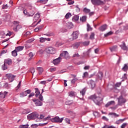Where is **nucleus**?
Wrapping results in <instances>:
<instances>
[{"label": "nucleus", "instance_id": "obj_26", "mask_svg": "<svg viewBox=\"0 0 128 128\" xmlns=\"http://www.w3.org/2000/svg\"><path fill=\"white\" fill-rule=\"evenodd\" d=\"M90 86L92 88H96V82L94 80L90 81Z\"/></svg>", "mask_w": 128, "mask_h": 128}, {"label": "nucleus", "instance_id": "obj_47", "mask_svg": "<svg viewBox=\"0 0 128 128\" xmlns=\"http://www.w3.org/2000/svg\"><path fill=\"white\" fill-rule=\"evenodd\" d=\"M128 126V123H123L121 126V128H126Z\"/></svg>", "mask_w": 128, "mask_h": 128}, {"label": "nucleus", "instance_id": "obj_30", "mask_svg": "<svg viewBox=\"0 0 128 128\" xmlns=\"http://www.w3.org/2000/svg\"><path fill=\"white\" fill-rule=\"evenodd\" d=\"M37 70L39 72V74H42V72H44V69L42 68H37Z\"/></svg>", "mask_w": 128, "mask_h": 128}, {"label": "nucleus", "instance_id": "obj_31", "mask_svg": "<svg viewBox=\"0 0 128 128\" xmlns=\"http://www.w3.org/2000/svg\"><path fill=\"white\" fill-rule=\"evenodd\" d=\"M104 2L100 0H96V4L98 6H100L101 4H104Z\"/></svg>", "mask_w": 128, "mask_h": 128}, {"label": "nucleus", "instance_id": "obj_2", "mask_svg": "<svg viewBox=\"0 0 128 128\" xmlns=\"http://www.w3.org/2000/svg\"><path fill=\"white\" fill-rule=\"evenodd\" d=\"M64 120V118H60L58 116H56L54 118H52L50 119V120L52 122H62V120Z\"/></svg>", "mask_w": 128, "mask_h": 128}, {"label": "nucleus", "instance_id": "obj_62", "mask_svg": "<svg viewBox=\"0 0 128 128\" xmlns=\"http://www.w3.org/2000/svg\"><path fill=\"white\" fill-rule=\"evenodd\" d=\"M42 28H44V25H40L38 27V28L39 29V30H42Z\"/></svg>", "mask_w": 128, "mask_h": 128}, {"label": "nucleus", "instance_id": "obj_24", "mask_svg": "<svg viewBox=\"0 0 128 128\" xmlns=\"http://www.w3.org/2000/svg\"><path fill=\"white\" fill-rule=\"evenodd\" d=\"M114 34L113 32L110 31L104 34V38H108V36H112Z\"/></svg>", "mask_w": 128, "mask_h": 128}, {"label": "nucleus", "instance_id": "obj_10", "mask_svg": "<svg viewBox=\"0 0 128 128\" xmlns=\"http://www.w3.org/2000/svg\"><path fill=\"white\" fill-rule=\"evenodd\" d=\"M102 76H104V74L102 72L100 71L97 74V78L100 80V82H102Z\"/></svg>", "mask_w": 128, "mask_h": 128}, {"label": "nucleus", "instance_id": "obj_35", "mask_svg": "<svg viewBox=\"0 0 128 128\" xmlns=\"http://www.w3.org/2000/svg\"><path fill=\"white\" fill-rule=\"evenodd\" d=\"M40 13H37L34 16V20H36L38 18H40Z\"/></svg>", "mask_w": 128, "mask_h": 128}, {"label": "nucleus", "instance_id": "obj_43", "mask_svg": "<svg viewBox=\"0 0 128 128\" xmlns=\"http://www.w3.org/2000/svg\"><path fill=\"white\" fill-rule=\"evenodd\" d=\"M88 72H85L84 74V76H82L83 78H88Z\"/></svg>", "mask_w": 128, "mask_h": 128}, {"label": "nucleus", "instance_id": "obj_50", "mask_svg": "<svg viewBox=\"0 0 128 128\" xmlns=\"http://www.w3.org/2000/svg\"><path fill=\"white\" fill-rule=\"evenodd\" d=\"M76 80H78V78H74L73 80H71V82H72V84H74L76 83Z\"/></svg>", "mask_w": 128, "mask_h": 128}, {"label": "nucleus", "instance_id": "obj_25", "mask_svg": "<svg viewBox=\"0 0 128 128\" xmlns=\"http://www.w3.org/2000/svg\"><path fill=\"white\" fill-rule=\"evenodd\" d=\"M122 70H123L124 72H127L128 70V64H124V66L122 68Z\"/></svg>", "mask_w": 128, "mask_h": 128}, {"label": "nucleus", "instance_id": "obj_59", "mask_svg": "<svg viewBox=\"0 0 128 128\" xmlns=\"http://www.w3.org/2000/svg\"><path fill=\"white\" fill-rule=\"evenodd\" d=\"M98 94H100V92H102V89H100V88H98Z\"/></svg>", "mask_w": 128, "mask_h": 128}, {"label": "nucleus", "instance_id": "obj_38", "mask_svg": "<svg viewBox=\"0 0 128 128\" xmlns=\"http://www.w3.org/2000/svg\"><path fill=\"white\" fill-rule=\"evenodd\" d=\"M48 0H40V4H46L48 2Z\"/></svg>", "mask_w": 128, "mask_h": 128}, {"label": "nucleus", "instance_id": "obj_1", "mask_svg": "<svg viewBox=\"0 0 128 128\" xmlns=\"http://www.w3.org/2000/svg\"><path fill=\"white\" fill-rule=\"evenodd\" d=\"M37 118H38V114L36 112H32L27 116L28 120H36Z\"/></svg>", "mask_w": 128, "mask_h": 128}, {"label": "nucleus", "instance_id": "obj_22", "mask_svg": "<svg viewBox=\"0 0 128 128\" xmlns=\"http://www.w3.org/2000/svg\"><path fill=\"white\" fill-rule=\"evenodd\" d=\"M117 48H118V46H114L110 48V50L112 52H116V50Z\"/></svg>", "mask_w": 128, "mask_h": 128}, {"label": "nucleus", "instance_id": "obj_19", "mask_svg": "<svg viewBox=\"0 0 128 128\" xmlns=\"http://www.w3.org/2000/svg\"><path fill=\"white\" fill-rule=\"evenodd\" d=\"M24 14L27 16H32L34 14V12H32V13L31 14H28L26 10H24Z\"/></svg>", "mask_w": 128, "mask_h": 128}, {"label": "nucleus", "instance_id": "obj_23", "mask_svg": "<svg viewBox=\"0 0 128 128\" xmlns=\"http://www.w3.org/2000/svg\"><path fill=\"white\" fill-rule=\"evenodd\" d=\"M34 90H36L35 92L36 94V96L38 97V95L40 94V90L38 88H35Z\"/></svg>", "mask_w": 128, "mask_h": 128}, {"label": "nucleus", "instance_id": "obj_51", "mask_svg": "<svg viewBox=\"0 0 128 128\" xmlns=\"http://www.w3.org/2000/svg\"><path fill=\"white\" fill-rule=\"evenodd\" d=\"M38 99L40 100L41 102H42V100H44V98L42 97V94H40Z\"/></svg>", "mask_w": 128, "mask_h": 128}, {"label": "nucleus", "instance_id": "obj_15", "mask_svg": "<svg viewBox=\"0 0 128 128\" xmlns=\"http://www.w3.org/2000/svg\"><path fill=\"white\" fill-rule=\"evenodd\" d=\"M102 104V97H97V106H100Z\"/></svg>", "mask_w": 128, "mask_h": 128}, {"label": "nucleus", "instance_id": "obj_32", "mask_svg": "<svg viewBox=\"0 0 128 128\" xmlns=\"http://www.w3.org/2000/svg\"><path fill=\"white\" fill-rule=\"evenodd\" d=\"M86 88H84L82 90L80 91V94H82V96L86 94Z\"/></svg>", "mask_w": 128, "mask_h": 128}, {"label": "nucleus", "instance_id": "obj_20", "mask_svg": "<svg viewBox=\"0 0 128 128\" xmlns=\"http://www.w3.org/2000/svg\"><path fill=\"white\" fill-rule=\"evenodd\" d=\"M15 50L17 51V52H22V50H24V46H17Z\"/></svg>", "mask_w": 128, "mask_h": 128}, {"label": "nucleus", "instance_id": "obj_61", "mask_svg": "<svg viewBox=\"0 0 128 128\" xmlns=\"http://www.w3.org/2000/svg\"><path fill=\"white\" fill-rule=\"evenodd\" d=\"M34 96V92H32L28 96V98H32V96Z\"/></svg>", "mask_w": 128, "mask_h": 128}, {"label": "nucleus", "instance_id": "obj_12", "mask_svg": "<svg viewBox=\"0 0 128 128\" xmlns=\"http://www.w3.org/2000/svg\"><path fill=\"white\" fill-rule=\"evenodd\" d=\"M60 60H62V58L58 57V58L53 60V64L55 66H56V64H60Z\"/></svg>", "mask_w": 128, "mask_h": 128}, {"label": "nucleus", "instance_id": "obj_36", "mask_svg": "<svg viewBox=\"0 0 128 128\" xmlns=\"http://www.w3.org/2000/svg\"><path fill=\"white\" fill-rule=\"evenodd\" d=\"M80 20L82 22H86V16H82V18H80Z\"/></svg>", "mask_w": 128, "mask_h": 128}, {"label": "nucleus", "instance_id": "obj_49", "mask_svg": "<svg viewBox=\"0 0 128 128\" xmlns=\"http://www.w3.org/2000/svg\"><path fill=\"white\" fill-rule=\"evenodd\" d=\"M56 68H50V72H56Z\"/></svg>", "mask_w": 128, "mask_h": 128}, {"label": "nucleus", "instance_id": "obj_5", "mask_svg": "<svg viewBox=\"0 0 128 128\" xmlns=\"http://www.w3.org/2000/svg\"><path fill=\"white\" fill-rule=\"evenodd\" d=\"M32 102H34L36 106H42V103L38 99H32Z\"/></svg>", "mask_w": 128, "mask_h": 128}, {"label": "nucleus", "instance_id": "obj_8", "mask_svg": "<svg viewBox=\"0 0 128 128\" xmlns=\"http://www.w3.org/2000/svg\"><path fill=\"white\" fill-rule=\"evenodd\" d=\"M119 106H122V104L126 102V100L122 98V96H120L118 98Z\"/></svg>", "mask_w": 128, "mask_h": 128}, {"label": "nucleus", "instance_id": "obj_64", "mask_svg": "<svg viewBox=\"0 0 128 128\" xmlns=\"http://www.w3.org/2000/svg\"><path fill=\"white\" fill-rule=\"evenodd\" d=\"M90 66H85L84 68V70H90Z\"/></svg>", "mask_w": 128, "mask_h": 128}, {"label": "nucleus", "instance_id": "obj_13", "mask_svg": "<svg viewBox=\"0 0 128 128\" xmlns=\"http://www.w3.org/2000/svg\"><path fill=\"white\" fill-rule=\"evenodd\" d=\"M88 98L93 100L95 104H96V94L89 96Z\"/></svg>", "mask_w": 128, "mask_h": 128}, {"label": "nucleus", "instance_id": "obj_60", "mask_svg": "<svg viewBox=\"0 0 128 128\" xmlns=\"http://www.w3.org/2000/svg\"><path fill=\"white\" fill-rule=\"evenodd\" d=\"M65 120L66 122H68V124H70V119L66 118H65Z\"/></svg>", "mask_w": 128, "mask_h": 128}, {"label": "nucleus", "instance_id": "obj_56", "mask_svg": "<svg viewBox=\"0 0 128 128\" xmlns=\"http://www.w3.org/2000/svg\"><path fill=\"white\" fill-rule=\"evenodd\" d=\"M102 118V120H106V122H108V118L105 116H103Z\"/></svg>", "mask_w": 128, "mask_h": 128}, {"label": "nucleus", "instance_id": "obj_11", "mask_svg": "<svg viewBox=\"0 0 128 128\" xmlns=\"http://www.w3.org/2000/svg\"><path fill=\"white\" fill-rule=\"evenodd\" d=\"M8 94V92H0V98L2 100L3 98H6V94Z\"/></svg>", "mask_w": 128, "mask_h": 128}, {"label": "nucleus", "instance_id": "obj_53", "mask_svg": "<svg viewBox=\"0 0 128 128\" xmlns=\"http://www.w3.org/2000/svg\"><path fill=\"white\" fill-rule=\"evenodd\" d=\"M76 12H80V8H78V6H76Z\"/></svg>", "mask_w": 128, "mask_h": 128}, {"label": "nucleus", "instance_id": "obj_4", "mask_svg": "<svg viewBox=\"0 0 128 128\" xmlns=\"http://www.w3.org/2000/svg\"><path fill=\"white\" fill-rule=\"evenodd\" d=\"M6 76L8 78V80H10V82H12L14 80V78H16V76H14L12 74H6Z\"/></svg>", "mask_w": 128, "mask_h": 128}, {"label": "nucleus", "instance_id": "obj_14", "mask_svg": "<svg viewBox=\"0 0 128 128\" xmlns=\"http://www.w3.org/2000/svg\"><path fill=\"white\" fill-rule=\"evenodd\" d=\"M120 47L124 50H128V46H126V43L124 42H122V44L120 45Z\"/></svg>", "mask_w": 128, "mask_h": 128}, {"label": "nucleus", "instance_id": "obj_55", "mask_svg": "<svg viewBox=\"0 0 128 128\" xmlns=\"http://www.w3.org/2000/svg\"><path fill=\"white\" fill-rule=\"evenodd\" d=\"M122 84V82H118L116 84V88H120Z\"/></svg>", "mask_w": 128, "mask_h": 128}, {"label": "nucleus", "instance_id": "obj_3", "mask_svg": "<svg viewBox=\"0 0 128 128\" xmlns=\"http://www.w3.org/2000/svg\"><path fill=\"white\" fill-rule=\"evenodd\" d=\"M46 51L48 54H54L56 52V48H54V47H48L46 49Z\"/></svg>", "mask_w": 128, "mask_h": 128}, {"label": "nucleus", "instance_id": "obj_28", "mask_svg": "<svg viewBox=\"0 0 128 128\" xmlns=\"http://www.w3.org/2000/svg\"><path fill=\"white\" fill-rule=\"evenodd\" d=\"M28 96L27 93L25 92H22L20 94V98H24V96Z\"/></svg>", "mask_w": 128, "mask_h": 128}, {"label": "nucleus", "instance_id": "obj_18", "mask_svg": "<svg viewBox=\"0 0 128 128\" xmlns=\"http://www.w3.org/2000/svg\"><path fill=\"white\" fill-rule=\"evenodd\" d=\"M116 104V102H114V101L112 100V101H110L109 102H108L106 105L105 106L106 108H108V106H112V104Z\"/></svg>", "mask_w": 128, "mask_h": 128}, {"label": "nucleus", "instance_id": "obj_52", "mask_svg": "<svg viewBox=\"0 0 128 128\" xmlns=\"http://www.w3.org/2000/svg\"><path fill=\"white\" fill-rule=\"evenodd\" d=\"M74 48H78V44L76 43L73 44Z\"/></svg>", "mask_w": 128, "mask_h": 128}, {"label": "nucleus", "instance_id": "obj_44", "mask_svg": "<svg viewBox=\"0 0 128 128\" xmlns=\"http://www.w3.org/2000/svg\"><path fill=\"white\" fill-rule=\"evenodd\" d=\"M35 72H36V70H34V68H30V72H32V76H34V74Z\"/></svg>", "mask_w": 128, "mask_h": 128}, {"label": "nucleus", "instance_id": "obj_16", "mask_svg": "<svg viewBox=\"0 0 128 128\" xmlns=\"http://www.w3.org/2000/svg\"><path fill=\"white\" fill-rule=\"evenodd\" d=\"M108 26H106V24H104L99 28V30H100V32H104V30H106Z\"/></svg>", "mask_w": 128, "mask_h": 128}, {"label": "nucleus", "instance_id": "obj_45", "mask_svg": "<svg viewBox=\"0 0 128 128\" xmlns=\"http://www.w3.org/2000/svg\"><path fill=\"white\" fill-rule=\"evenodd\" d=\"M45 41H46V38H40V42H44Z\"/></svg>", "mask_w": 128, "mask_h": 128}, {"label": "nucleus", "instance_id": "obj_57", "mask_svg": "<svg viewBox=\"0 0 128 128\" xmlns=\"http://www.w3.org/2000/svg\"><path fill=\"white\" fill-rule=\"evenodd\" d=\"M92 3L96 6V0H92Z\"/></svg>", "mask_w": 128, "mask_h": 128}, {"label": "nucleus", "instance_id": "obj_34", "mask_svg": "<svg viewBox=\"0 0 128 128\" xmlns=\"http://www.w3.org/2000/svg\"><path fill=\"white\" fill-rule=\"evenodd\" d=\"M12 54L13 56H18V52L16 50H14L12 52Z\"/></svg>", "mask_w": 128, "mask_h": 128}, {"label": "nucleus", "instance_id": "obj_6", "mask_svg": "<svg viewBox=\"0 0 128 128\" xmlns=\"http://www.w3.org/2000/svg\"><path fill=\"white\" fill-rule=\"evenodd\" d=\"M60 56H62L63 58H65L66 60L70 58V56H68V52L66 51H64L62 53L60 54Z\"/></svg>", "mask_w": 128, "mask_h": 128}, {"label": "nucleus", "instance_id": "obj_46", "mask_svg": "<svg viewBox=\"0 0 128 128\" xmlns=\"http://www.w3.org/2000/svg\"><path fill=\"white\" fill-rule=\"evenodd\" d=\"M70 96H74V92H70L68 93Z\"/></svg>", "mask_w": 128, "mask_h": 128}, {"label": "nucleus", "instance_id": "obj_9", "mask_svg": "<svg viewBox=\"0 0 128 128\" xmlns=\"http://www.w3.org/2000/svg\"><path fill=\"white\" fill-rule=\"evenodd\" d=\"M72 40H76V38H78V32L76 31L73 32L72 34Z\"/></svg>", "mask_w": 128, "mask_h": 128}, {"label": "nucleus", "instance_id": "obj_41", "mask_svg": "<svg viewBox=\"0 0 128 128\" xmlns=\"http://www.w3.org/2000/svg\"><path fill=\"white\" fill-rule=\"evenodd\" d=\"M84 12H86V14H88V12H90V9H88L86 8H84Z\"/></svg>", "mask_w": 128, "mask_h": 128}, {"label": "nucleus", "instance_id": "obj_48", "mask_svg": "<svg viewBox=\"0 0 128 128\" xmlns=\"http://www.w3.org/2000/svg\"><path fill=\"white\" fill-rule=\"evenodd\" d=\"M83 44L85 46H88L90 44V41H85L83 42Z\"/></svg>", "mask_w": 128, "mask_h": 128}, {"label": "nucleus", "instance_id": "obj_54", "mask_svg": "<svg viewBox=\"0 0 128 128\" xmlns=\"http://www.w3.org/2000/svg\"><path fill=\"white\" fill-rule=\"evenodd\" d=\"M20 128H28V124L21 125L20 126Z\"/></svg>", "mask_w": 128, "mask_h": 128}, {"label": "nucleus", "instance_id": "obj_17", "mask_svg": "<svg viewBox=\"0 0 128 128\" xmlns=\"http://www.w3.org/2000/svg\"><path fill=\"white\" fill-rule=\"evenodd\" d=\"M4 64L8 66H12V59H6L4 60Z\"/></svg>", "mask_w": 128, "mask_h": 128}, {"label": "nucleus", "instance_id": "obj_42", "mask_svg": "<svg viewBox=\"0 0 128 128\" xmlns=\"http://www.w3.org/2000/svg\"><path fill=\"white\" fill-rule=\"evenodd\" d=\"M34 40V38H32L31 39H30L26 41L27 44H30V42H32Z\"/></svg>", "mask_w": 128, "mask_h": 128}, {"label": "nucleus", "instance_id": "obj_33", "mask_svg": "<svg viewBox=\"0 0 128 128\" xmlns=\"http://www.w3.org/2000/svg\"><path fill=\"white\" fill-rule=\"evenodd\" d=\"M92 30V28H91L90 24H87V32H90Z\"/></svg>", "mask_w": 128, "mask_h": 128}, {"label": "nucleus", "instance_id": "obj_7", "mask_svg": "<svg viewBox=\"0 0 128 128\" xmlns=\"http://www.w3.org/2000/svg\"><path fill=\"white\" fill-rule=\"evenodd\" d=\"M14 24H15V26H16V28H13V30L14 32H18V30L22 28V26L18 24V22H14Z\"/></svg>", "mask_w": 128, "mask_h": 128}, {"label": "nucleus", "instance_id": "obj_39", "mask_svg": "<svg viewBox=\"0 0 128 128\" xmlns=\"http://www.w3.org/2000/svg\"><path fill=\"white\" fill-rule=\"evenodd\" d=\"M94 32H92L91 34L90 35V40H94Z\"/></svg>", "mask_w": 128, "mask_h": 128}, {"label": "nucleus", "instance_id": "obj_21", "mask_svg": "<svg viewBox=\"0 0 128 128\" xmlns=\"http://www.w3.org/2000/svg\"><path fill=\"white\" fill-rule=\"evenodd\" d=\"M126 120V118L124 119H120L118 120H116L115 122L116 124H122V122H124Z\"/></svg>", "mask_w": 128, "mask_h": 128}, {"label": "nucleus", "instance_id": "obj_63", "mask_svg": "<svg viewBox=\"0 0 128 128\" xmlns=\"http://www.w3.org/2000/svg\"><path fill=\"white\" fill-rule=\"evenodd\" d=\"M29 56L30 58H32L34 56V54H32V52H30L29 54Z\"/></svg>", "mask_w": 128, "mask_h": 128}, {"label": "nucleus", "instance_id": "obj_27", "mask_svg": "<svg viewBox=\"0 0 128 128\" xmlns=\"http://www.w3.org/2000/svg\"><path fill=\"white\" fill-rule=\"evenodd\" d=\"M73 22H77L78 20V15H74L72 18Z\"/></svg>", "mask_w": 128, "mask_h": 128}, {"label": "nucleus", "instance_id": "obj_37", "mask_svg": "<svg viewBox=\"0 0 128 128\" xmlns=\"http://www.w3.org/2000/svg\"><path fill=\"white\" fill-rule=\"evenodd\" d=\"M72 16V14L68 12L66 14L65 16V18L68 20V18H70Z\"/></svg>", "mask_w": 128, "mask_h": 128}, {"label": "nucleus", "instance_id": "obj_29", "mask_svg": "<svg viewBox=\"0 0 128 128\" xmlns=\"http://www.w3.org/2000/svg\"><path fill=\"white\" fill-rule=\"evenodd\" d=\"M2 68L3 70H8V66H6V64L4 63V64L2 66Z\"/></svg>", "mask_w": 128, "mask_h": 128}, {"label": "nucleus", "instance_id": "obj_40", "mask_svg": "<svg viewBox=\"0 0 128 128\" xmlns=\"http://www.w3.org/2000/svg\"><path fill=\"white\" fill-rule=\"evenodd\" d=\"M45 36H54V32H50L47 34H45Z\"/></svg>", "mask_w": 128, "mask_h": 128}, {"label": "nucleus", "instance_id": "obj_58", "mask_svg": "<svg viewBox=\"0 0 128 128\" xmlns=\"http://www.w3.org/2000/svg\"><path fill=\"white\" fill-rule=\"evenodd\" d=\"M2 8L3 10H6V9L8 8V4L3 5Z\"/></svg>", "mask_w": 128, "mask_h": 128}]
</instances>
